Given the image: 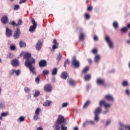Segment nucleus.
I'll return each mask as SVG.
<instances>
[{
	"label": "nucleus",
	"mask_w": 130,
	"mask_h": 130,
	"mask_svg": "<svg viewBox=\"0 0 130 130\" xmlns=\"http://www.w3.org/2000/svg\"><path fill=\"white\" fill-rule=\"evenodd\" d=\"M33 63H30V62H26L25 67L29 69V72L34 75V76H36L37 75V72H36V69L35 67L33 66Z\"/></svg>",
	"instance_id": "3"
},
{
	"label": "nucleus",
	"mask_w": 130,
	"mask_h": 130,
	"mask_svg": "<svg viewBox=\"0 0 130 130\" xmlns=\"http://www.w3.org/2000/svg\"><path fill=\"white\" fill-rule=\"evenodd\" d=\"M10 49H11V50H16V46L12 45H11L10 47Z\"/></svg>",
	"instance_id": "50"
},
{
	"label": "nucleus",
	"mask_w": 130,
	"mask_h": 130,
	"mask_svg": "<svg viewBox=\"0 0 130 130\" xmlns=\"http://www.w3.org/2000/svg\"><path fill=\"white\" fill-rule=\"evenodd\" d=\"M128 30V28L127 27H124L121 29V32H122V33H125V32H127Z\"/></svg>",
	"instance_id": "35"
},
{
	"label": "nucleus",
	"mask_w": 130,
	"mask_h": 130,
	"mask_svg": "<svg viewBox=\"0 0 130 130\" xmlns=\"http://www.w3.org/2000/svg\"><path fill=\"white\" fill-rule=\"evenodd\" d=\"M68 103H63L62 105V107L63 108H64L66 107H68Z\"/></svg>",
	"instance_id": "55"
},
{
	"label": "nucleus",
	"mask_w": 130,
	"mask_h": 130,
	"mask_svg": "<svg viewBox=\"0 0 130 130\" xmlns=\"http://www.w3.org/2000/svg\"><path fill=\"white\" fill-rule=\"evenodd\" d=\"M113 26L115 29H116L117 28H118V23L117 22L115 21L113 23Z\"/></svg>",
	"instance_id": "44"
},
{
	"label": "nucleus",
	"mask_w": 130,
	"mask_h": 130,
	"mask_svg": "<svg viewBox=\"0 0 130 130\" xmlns=\"http://www.w3.org/2000/svg\"><path fill=\"white\" fill-rule=\"evenodd\" d=\"M51 104V101H46L44 104V106H49Z\"/></svg>",
	"instance_id": "33"
},
{
	"label": "nucleus",
	"mask_w": 130,
	"mask_h": 130,
	"mask_svg": "<svg viewBox=\"0 0 130 130\" xmlns=\"http://www.w3.org/2000/svg\"><path fill=\"white\" fill-rule=\"evenodd\" d=\"M91 18V16H90V14L89 13H85L84 15V18L85 20H90V18Z\"/></svg>",
	"instance_id": "37"
},
{
	"label": "nucleus",
	"mask_w": 130,
	"mask_h": 130,
	"mask_svg": "<svg viewBox=\"0 0 130 130\" xmlns=\"http://www.w3.org/2000/svg\"><path fill=\"white\" fill-rule=\"evenodd\" d=\"M105 40L107 43L109 49L113 50L114 48V43L113 42V41L112 40L109 36L107 35L105 36Z\"/></svg>",
	"instance_id": "4"
},
{
	"label": "nucleus",
	"mask_w": 130,
	"mask_h": 130,
	"mask_svg": "<svg viewBox=\"0 0 130 130\" xmlns=\"http://www.w3.org/2000/svg\"><path fill=\"white\" fill-rule=\"evenodd\" d=\"M96 85L98 86H104L105 85V80L103 78H98L96 80Z\"/></svg>",
	"instance_id": "13"
},
{
	"label": "nucleus",
	"mask_w": 130,
	"mask_h": 130,
	"mask_svg": "<svg viewBox=\"0 0 130 130\" xmlns=\"http://www.w3.org/2000/svg\"><path fill=\"white\" fill-rule=\"evenodd\" d=\"M31 23L32 24V25H31L29 27V32H33L34 31H35V30H36V28H37V22H36L34 18L31 19Z\"/></svg>",
	"instance_id": "6"
},
{
	"label": "nucleus",
	"mask_w": 130,
	"mask_h": 130,
	"mask_svg": "<svg viewBox=\"0 0 130 130\" xmlns=\"http://www.w3.org/2000/svg\"><path fill=\"white\" fill-rule=\"evenodd\" d=\"M6 108V102L4 100L0 101V109H5Z\"/></svg>",
	"instance_id": "21"
},
{
	"label": "nucleus",
	"mask_w": 130,
	"mask_h": 130,
	"mask_svg": "<svg viewBox=\"0 0 130 130\" xmlns=\"http://www.w3.org/2000/svg\"><path fill=\"white\" fill-rule=\"evenodd\" d=\"M64 125H66V123L60 125V128L61 130H68V127Z\"/></svg>",
	"instance_id": "29"
},
{
	"label": "nucleus",
	"mask_w": 130,
	"mask_h": 130,
	"mask_svg": "<svg viewBox=\"0 0 130 130\" xmlns=\"http://www.w3.org/2000/svg\"><path fill=\"white\" fill-rule=\"evenodd\" d=\"M19 121H24V120H25V117H23V116H21L19 118Z\"/></svg>",
	"instance_id": "54"
},
{
	"label": "nucleus",
	"mask_w": 130,
	"mask_h": 130,
	"mask_svg": "<svg viewBox=\"0 0 130 130\" xmlns=\"http://www.w3.org/2000/svg\"><path fill=\"white\" fill-rule=\"evenodd\" d=\"M33 118L34 120H39V119H40V117H39V115L35 114Z\"/></svg>",
	"instance_id": "39"
},
{
	"label": "nucleus",
	"mask_w": 130,
	"mask_h": 130,
	"mask_svg": "<svg viewBox=\"0 0 130 130\" xmlns=\"http://www.w3.org/2000/svg\"><path fill=\"white\" fill-rule=\"evenodd\" d=\"M53 43L54 44L52 46V50H55V49H57L58 47V43H57L56 39H54Z\"/></svg>",
	"instance_id": "19"
},
{
	"label": "nucleus",
	"mask_w": 130,
	"mask_h": 130,
	"mask_svg": "<svg viewBox=\"0 0 130 130\" xmlns=\"http://www.w3.org/2000/svg\"><path fill=\"white\" fill-rule=\"evenodd\" d=\"M125 94L127 96H130V90L128 88H126L125 90Z\"/></svg>",
	"instance_id": "40"
},
{
	"label": "nucleus",
	"mask_w": 130,
	"mask_h": 130,
	"mask_svg": "<svg viewBox=\"0 0 130 130\" xmlns=\"http://www.w3.org/2000/svg\"><path fill=\"white\" fill-rule=\"evenodd\" d=\"M68 76H69V75L68 74V72H64L62 73L60 78H61V79L66 80L68 78Z\"/></svg>",
	"instance_id": "22"
},
{
	"label": "nucleus",
	"mask_w": 130,
	"mask_h": 130,
	"mask_svg": "<svg viewBox=\"0 0 130 130\" xmlns=\"http://www.w3.org/2000/svg\"><path fill=\"white\" fill-rule=\"evenodd\" d=\"M91 77L92 76L91 74L86 75L84 77V80H85V81H90V80H91Z\"/></svg>",
	"instance_id": "28"
},
{
	"label": "nucleus",
	"mask_w": 130,
	"mask_h": 130,
	"mask_svg": "<svg viewBox=\"0 0 130 130\" xmlns=\"http://www.w3.org/2000/svg\"><path fill=\"white\" fill-rule=\"evenodd\" d=\"M16 70H12L9 71V74L10 76H13L14 74H15Z\"/></svg>",
	"instance_id": "43"
},
{
	"label": "nucleus",
	"mask_w": 130,
	"mask_h": 130,
	"mask_svg": "<svg viewBox=\"0 0 130 130\" xmlns=\"http://www.w3.org/2000/svg\"><path fill=\"white\" fill-rule=\"evenodd\" d=\"M9 22V18L7 15H4L1 18V23L4 25H7Z\"/></svg>",
	"instance_id": "14"
},
{
	"label": "nucleus",
	"mask_w": 130,
	"mask_h": 130,
	"mask_svg": "<svg viewBox=\"0 0 130 130\" xmlns=\"http://www.w3.org/2000/svg\"><path fill=\"white\" fill-rule=\"evenodd\" d=\"M92 10H93V7H92L91 6H89L87 8V11H88L89 12L92 11Z\"/></svg>",
	"instance_id": "57"
},
{
	"label": "nucleus",
	"mask_w": 130,
	"mask_h": 130,
	"mask_svg": "<svg viewBox=\"0 0 130 130\" xmlns=\"http://www.w3.org/2000/svg\"><path fill=\"white\" fill-rule=\"evenodd\" d=\"M51 81L52 83H55V77H52Z\"/></svg>",
	"instance_id": "62"
},
{
	"label": "nucleus",
	"mask_w": 130,
	"mask_h": 130,
	"mask_svg": "<svg viewBox=\"0 0 130 130\" xmlns=\"http://www.w3.org/2000/svg\"><path fill=\"white\" fill-rule=\"evenodd\" d=\"M105 99L106 100H108V101H111L112 102H113L114 101V98H113V96L111 94H107L105 96Z\"/></svg>",
	"instance_id": "17"
},
{
	"label": "nucleus",
	"mask_w": 130,
	"mask_h": 130,
	"mask_svg": "<svg viewBox=\"0 0 130 130\" xmlns=\"http://www.w3.org/2000/svg\"><path fill=\"white\" fill-rule=\"evenodd\" d=\"M20 35H21V30L20 29V27H17L16 28V30H15L13 35L14 39H19L20 38Z\"/></svg>",
	"instance_id": "7"
},
{
	"label": "nucleus",
	"mask_w": 130,
	"mask_h": 130,
	"mask_svg": "<svg viewBox=\"0 0 130 130\" xmlns=\"http://www.w3.org/2000/svg\"><path fill=\"white\" fill-rule=\"evenodd\" d=\"M93 40H94V41H97L98 40V37L97 36H94Z\"/></svg>",
	"instance_id": "58"
},
{
	"label": "nucleus",
	"mask_w": 130,
	"mask_h": 130,
	"mask_svg": "<svg viewBox=\"0 0 130 130\" xmlns=\"http://www.w3.org/2000/svg\"><path fill=\"white\" fill-rule=\"evenodd\" d=\"M19 46H20V47H21V48L26 47V43H25V42H24L23 41H20L19 42Z\"/></svg>",
	"instance_id": "27"
},
{
	"label": "nucleus",
	"mask_w": 130,
	"mask_h": 130,
	"mask_svg": "<svg viewBox=\"0 0 130 130\" xmlns=\"http://www.w3.org/2000/svg\"><path fill=\"white\" fill-rule=\"evenodd\" d=\"M108 113H109V109H107L105 111L102 112V114H103V115H106V114H108Z\"/></svg>",
	"instance_id": "41"
},
{
	"label": "nucleus",
	"mask_w": 130,
	"mask_h": 130,
	"mask_svg": "<svg viewBox=\"0 0 130 130\" xmlns=\"http://www.w3.org/2000/svg\"><path fill=\"white\" fill-rule=\"evenodd\" d=\"M19 9H20V6H19V5H16L14 6V10L15 11H17V10H19Z\"/></svg>",
	"instance_id": "53"
},
{
	"label": "nucleus",
	"mask_w": 130,
	"mask_h": 130,
	"mask_svg": "<svg viewBox=\"0 0 130 130\" xmlns=\"http://www.w3.org/2000/svg\"><path fill=\"white\" fill-rule=\"evenodd\" d=\"M8 114H9V112L8 111L2 113L1 117H6V116H8Z\"/></svg>",
	"instance_id": "38"
},
{
	"label": "nucleus",
	"mask_w": 130,
	"mask_h": 130,
	"mask_svg": "<svg viewBox=\"0 0 130 130\" xmlns=\"http://www.w3.org/2000/svg\"><path fill=\"white\" fill-rule=\"evenodd\" d=\"M35 82L37 84H39V82H40V78H39V76H37L36 78Z\"/></svg>",
	"instance_id": "47"
},
{
	"label": "nucleus",
	"mask_w": 130,
	"mask_h": 130,
	"mask_svg": "<svg viewBox=\"0 0 130 130\" xmlns=\"http://www.w3.org/2000/svg\"><path fill=\"white\" fill-rule=\"evenodd\" d=\"M47 64V62H46V60H41L39 62V66L40 68H43L44 67H46Z\"/></svg>",
	"instance_id": "18"
},
{
	"label": "nucleus",
	"mask_w": 130,
	"mask_h": 130,
	"mask_svg": "<svg viewBox=\"0 0 130 130\" xmlns=\"http://www.w3.org/2000/svg\"><path fill=\"white\" fill-rule=\"evenodd\" d=\"M70 63V61L69 60V59H67L65 60L64 63V68H67V64Z\"/></svg>",
	"instance_id": "49"
},
{
	"label": "nucleus",
	"mask_w": 130,
	"mask_h": 130,
	"mask_svg": "<svg viewBox=\"0 0 130 130\" xmlns=\"http://www.w3.org/2000/svg\"><path fill=\"white\" fill-rule=\"evenodd\" d=\"M20 74H21V70H18L17 71L15 70L16 76H20Z\"/></svg>",
	"instance_id": "51"
},
{
	"label": "nucleus",
	"mask_w": 130,
	"mask_h": 130,
	"mask_svg": "<svg viewBox=\"0 0 130 130\" xmlns=\"http://www.w3.org/2000/svg\"><path fill=\"white\" fill-rule=\"evenodd\" d=\"M6 35L7 37H11L13 35V31L12 29L6 27Z\"/></svg>",
	"instance_id": "16"
},
{
	"label": "nucleus",
	"mask_w": 130,
	"mask_h": 130,
	"mask_svg": "<svg viewBox=\"0 0 130 130\" xmlns=\"http://www.w3.org/2000/svg\"><path fill=\"white\" fill-rule=\"evenodd\" d=\"M40 95V92L39 90H35L34 97H38Z\"/></svg>",
	"instance_id": "34"
},
{
	"label": "nucleus",
	"mask_w": 130,
	"mask_h": 130,
	"mask_svg": "<svg viewBox=\"0 0 130 130\" xmlns=\"http://www.w3.org/2000/svg\"><path fill=\"white\" fill-rule=\"evenodd\" d=\"M61 57H62V55H61V54L59 53V55L57 56L56 59L58 60V61H59L60 59H61Z\"/></svg>",
	"instance_id": "46"
},
{
	"label": "nucleus",
	"mask_w": 130,
	"mask_h": 130,
	"mask_svg": "<svg viewBox=\"0 0 130 130\" xmlns=\"http://www.w3.org/2000/svg\"><path fill=\"white\" fill-rule=\"evenodd\" d=\"M94 60L95 63H96V64H98V63H99V62H100V61L101 60V55L96 54L94 56Z\"/></svg>",
	"instance_id": "15"
},
{
	"label": "nucleus",
	"mask_w": 130,
	"mask_h": 130,
	"mask_svg": "<svg viewBox=\"0 0 130 130\" xmlns=\"http://www.w3.org/2000/svg\"><path fill=\"white\" fill-rule=\"evenodd\" d=\"M92 53H94V54L97 53V49H94L92 51Z\"/></svg>",
	"instance_id": "59"
},
{
	"label": "nucleus",
	"mask_w": 130,
	"mask_h": 130,
	"mask_svg": "<svg viewBox=\"0 0 130 130\" xmlns=\"http://www.w3.org/2000/svg\"><path fill=\"white\" fill-rule=\"evenodd\" d=\"M87 124H88L87 120H86L84 122H83V125H82L83 127H85V126H86V125H87Z\"/></svg>",
	"instance_id": "56"
},
{
	"label": "nucleus",
	"mask_w": 130,
	"mask_h": 130,
	"mask_svg": "<svg viewBox=\"0 0 130 130\" xmlns=\"http://www.w3.org/2000/svg\"><path fill=\"white\" fill-rule=\"evenodd\" d=\"M40 108H38L36 110L35 114L39 115V113L40 112Z\"/></svg>",
	"instance_id": "52"
},
{
	"label": "nucleus",
	"mask_w": 130,
	"mask_h": 130,
	"mask_svg": "<svg viewBox=\"0 0 130 130\" xmlns=\"http://www.w3.org/2000/svg\"><path fill=\"white\" fill-rule=\"evenodd\" d=\"M43 44V40L42 39L39 40L36 45V50H37L38 51H39V50H40V49H41V48H42Z\"/></svg>",
	"instance_id": "11"
},
{
	"label": "nucleus",
	"mask_w": 130,
	"mask_h": 130,
	"mask_svg": "<svg viewBox=\"0 0 130 130\" xmlns=\"http://www.w3.org/2000/svg\"><path fill=\"white\" fill-rule=\"evenodd\" d=\"M88 71H89V67H86L85 68V69H84L82 71V74H83V75H86V74H87Z\"/></svg>",
	"instance_id": "32"
},
{
	"label": "nucleus",
	"mask_w": 130,
	"mask_h": 130,
	"mask_svg": "<svg viewBox=\"0 0 130 130\" xmlns=\"http://www.w3.org/2000/svg\"><path fill=\"white\" fill-rule=\"evenodd\" d=\"M25 2H27V0H20L19 4H24Z\"/></svg>",
	"instance_id": "60"
},
{
	"label": "nucleus",
	"mask_w": 130,
	"mask_h": 130,
	"mask_svg": "<svg viewBox=\"0 0 130 130\" xmlns=\"http://www.w3.org/2000/svg\"><path fill=\"white\" fill-rule=\"evenodd\" d=\"M72 62L73 66L75 67V68H80V62L77 60L76 57H73Z\"/></svg>",
	"instance_id": "12"
},
{
	"label": "nucleus",
	"mask_w": 130,
	"mask_h": 130,
	"mask_svg": "<svg viewBox=\"0 0 130 130\" xmlns=\"http://www.w3.org/2000/svg\"><path fill=\"white\" fill-rule=\"evenodd\" d=\"M37 130H43V128H42L41 126H40L37 129Z\"/></svg>",
	"instance_id": "63"
},
{
	"label": "nucleus",
	"mask_w": 130,
	"mask_h": 130,
	"mask_svg": "<svg viewBox=\"0 0 130 130\" xmlns=\"http://www.w3.org/2000/svg\"><path fill=\"white\" fill-rule=\"evenodd\" d=\"M30 90V88H29V87H25L24 88V92H25V93H29Z\"/></svg>",
	"instance_id": "48"
},
{
	"label": "nucleus",
	"mask_w": 130,
	"mask_h": 130,
	"mask_svg": "<svg viewBox=\"0 0 130 130\" xmlns=\"http://www.w3.org/2000/svg\"><path fill=\"white\" fill-rule=\"evenodd\" d=\"M64 121H66L64 117L62 115H59L53 126L54 130H60V125L64 124Z\"/></svg>",
	"instance_id": "1"
},
{
	"label": "nucleus",
	"mask_w": 130,
	"mask_h": 130,
	"mask_svg": "<svg viewBox=\"0 0 130 130\" xmlns=\"http://www.w3.org/2000/svg\"><path fill=\"white\" fill-rule=\"evenodd\" d=\"M11 64L13 67H18L19 66V61L17 59H14L11 61Z\"/></svg>",
	"instance_id": "20"
},
{
	"label": "nucleus",
	"mask_w": 130,
	"mask_h": 130,
	"mask_svg": "<svg viewBox=\"0 0 130 130\" xmlns=\"http://www.w3.org/2000/svg\"><path fill=\"white\" fill-rule=\"evenodd\" d=\"M68 83L71 85V86H72V87H75L76 86V81L74 80L73 79H70L68 80Z\"/></svg>",
	"instance_id": "23"
},
{
	"label": "nucleus",
	"mask_w": 130,
	"mask_h": 130,
	"mask_svg": "<svg viewBox=\"0 0 130 130\" xmlns=\"http://www.w3.org/2000/svg\"><path fill=\"white\" fill-rule=\"evenodd\" d=\"M118 130H125V129H124V128H122V127H119Z\"/></svg>",
	"instance_id": "64"
},
{
	"label": "nucleus",
	"mask_w": 130,
	"mask_h": 130,
	"mask_svg": "<svg viewBox=\"0 0 130 130\" xmlns=\"http://www.w3.org/2000/svg\"><path fill=\"white\" fill-rule=\"evenodd\" d=\"M122 86L123 87H128L129 86V84L128 83V80H124L122 82Z\"/></svg>",
	"instance_id": "24"
},
{
	"label": "nucleus",
	"mask_w": 130,
	"mask_h": 130,
	"mask_svg": "<svg viewBox=\"0 0 130 130\" xmlns=\"http://www.w3.org/2000/svg\"><path fill=\"white\" fill-rule=\"evenodd\" d=\"M23 58H25V66L26 62H30V63H35V59L31 57V53L26 52L24 54Z\"/></svg>",
	"instance_id": "2"
},
{
	"label": "nucleus",
	"mask_w": 130,
	"mask_h": 130,
	"mask_svg": "<svg viewBox=\"0 0 130 130\" xmlns=\"http://www.w3.org/2000/svg\"><path fill=\"white\" fill-rule=\"evenodd\" d=\"M88 124H90V125H95V121L92 120H87Z\"/></svg>",
	"instance_id": "30"
},
{
	"label": "nucleus",
	"mask_w": 130,
	"mask_h": 130,
	"mask_svg": "<svg viewBox=\"0 0 130 130\" xmlns=\"http://www.w3.org/2000/svg\"><path fill=\"white\" fill-rule=\"evenodd\" d=\"M100 106H103L105 109H108L111 107V104H107L104 100H102L100 102Z\"/></svg>",
	"instance_id": "8"
},
{
	"label": "nucleus",
	"mask_w": 130,
	"mask_h": 130,
	"mask_svg": "<svg viewBox=\"0 0 130 130\" xmlns=\"http://www.w3.org/2000/svg\"><path fill=\"white\" fill-rule=\"evenodd\" d=\"M45 92L47 93H51L52 92V86L50 84H46L44 87Z\"/></svg>",
	"instance_id": "9"
},
{
	"label": "nucleus",
	"mask_w": 130,
	"mask_h": 130,
	"mask_svg": "<svg viewBox=\"0 0 130 130\" xmlns=\"http://www.w3.org/2000/svg\"><path fill=\"white\" fill-rule=\"evenodd\" d=\"M9 24L10 25H11V26H15L16 27H19L23 24V21H22V19H19L17 23H16V22L14 21H12L10 22H9Z\"/></svg>",
	"instance_id": "10"
},
{
	"label": "nucleus",
	"mask_w": 130,
	"mask_h": 130,
	"mask_svg": "<svg viewBox=\"0 0 130 130\" xmlns=\"http://www.w3.org/2000/svg\"><path fill=\"white\" fill-rule=\"evenodd\" d=\"M51 74L52 76H56L57 75V68H53L52 70Z\"/></svg>",
	"instance_id": "25"
},
{
	"label": "nucleus",
	"mask_w": 130,
	"mask_h": 130,
	"mask_svg": "<svg viewBox=\"0 0 130 130\" xmlns=\"http://www.w3.org/2000/svg\"><path fill=\"white\" fill-rule=\"evenodd\" d=\"M49 74V71L47 70H45L43 71V75L46 76V75H48Z\"/></svg>",
	"instance_id": "45"
},
{
	"label": "nucleus",
	"mask_w": 130,
	"mask_h": 130,
	"mask_svg": "<svg viewBox=\"0 0 130 130\" xmlns=\"http://www.w3.org/2000/svg\"><path fill=\"white\" fill-rule=\"evenodd\" d=\"M125 129L130 130V125H127V126H125Z\"/></svg>",
	"instance_id": "61"
},
{
	"label": "nucleus",
	"mask_w": 130,
	"mask_h": 130,
	"mask_svg": "<svg viewBox=\"0 0 130 130\" xmlns=\"http://www.w3.org/2000/svg\"><path fill=\"white\" fill-rule=\"evenodd\" d=\"M119 125H120L119 127H122V128L125 129V126H127V125L123 124V123L122 122H119Z\"/></svg>",
	"instance_id": "42"
},
{
	"label": "nucleus",
	"mask_w": 130,
	"mask_h": 130,
	"mask_svg": "<svg viewBox=\"0 0 130 130\" xmlns=\"http://www.w3.org/2000/svg\"><path fill=\"white\" fill-rule=\"evenodd\" d=\"M90 103H91V102H90V101H87L84 105L83 108H87V107L90 105Z\"/></svg>",
	"instance_id": "36"
},
{
	"label": "nucleus",
	"mask_w": 130,
	"mask_h": 130,
	"mask_svg": "<svg viewBox=\"0 0 130 130\" xmlns=\"http://www.w3.org/2000/svg\"><path fill=\"white\" fill-rule=\"evenodd\" d=\"M79 40L83 41V40H85V34L84 32H81L80 34Z\"/></svg>",
	"instance_id": "26"
},
{
	"label": "nucleus",
	"mask_w": 130,
	"mask_h": 130,
	"mask_svg": "<svg viewBox=\"0 0 130 130\" xmlns=\"http://www.w3.org/2000/svg\"><path fill=\"white\" fill-rule=\"evenodd\" d=\"M102 112V108L101 106H100L98 108H96L94 110V120L95 121H96V122H98V121H99V115L101 114Z\"/></svg>",
	"instance_id": "5"
},
{
	"label": "nucleus",
	"mask_w": 130,
	"mask_h": 130,
	"mask_svg": "<svg viewBox=\"0 0 130 130\" xmlns=\"http://www.w3.org/2000/svg\"><path fill=\"white\" fill-rule=\"evenodd\" d=\"M111 124V119H109L107 120L106 123H105V126H109V125H110Z\"/></svg>",
	"instance_id": "31"
}]
</instances>
